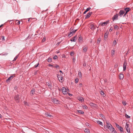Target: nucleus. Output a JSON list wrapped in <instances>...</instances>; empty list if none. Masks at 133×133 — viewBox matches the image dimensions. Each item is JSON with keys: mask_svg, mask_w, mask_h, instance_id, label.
Returning <instances> with one entry per match:
<instances>
[{"mask_svg": "<svg viewBox=\"0 0 133 133\" xmlns=\"http://www.w3.org/2000/svg\"><path fill=\"white\" fill-rule=\"evenodd\" d=\"M73 29H72V27L70 29V32L68 35V36L69 37H70L73 34H74L77 30V29L73 30Z\"/></svg>", "mask_w": 133, "mask_h": 133, "instance_id": "f257e3e1", "label": "nucleus"}, {"mask_svg": "<svg viewBox=\"0 0 133 133\" xmlns=\"http://www.w3.org/2000/svg\"><path fill=\"white\" fill-rule=\"evenodd\" d=\"M131 10L130 8L129 7H127L124 9V10L126 11L125 13L124 14V15L123 16V17L125 16L126 15L127 13L129 12Z\"/></svg>", "mask_w": 133, "mask_h": 133, "instance_id": "f03ea898", "label": "nucleus"}, {"mask_svg": "<svg viewBox=\"0 0 133 133\" xmlns=\"http://www.w3.org/2000/svg\"><path fill=\"white\" fill-rule=\"evenodd\" d=\"M61 90L63 94L64 95H66L68 92L66 91V89L65 87H63L61 89Z\"/></svg>", "mask_w": 133, "mask_h": 133, "instance_id": "7ed1b4c3", "label": "nucleus"}, {"mask_svg": "<svg viewBox=\"0 0 133 133\" xmlns=\"http://www.w3.org/2000/svg\"><path fill=\"white\" fill-rule=\"evenodd\" d=\"M15 76L14 75H11V76L6 80V82L7 83L9 82Z\"/></svg>", "mask_w": 133, "mask_h": 133, "instance_id": "20e7f679", "label": "nucleus"}, {"mask_svg": "<svg viewBox=\"0 0 133 133\" xmlns=\"http://www.w3.org/2000/svg\"><path fill=\"white\" fill-rule=\"evenodd\" d=\"M14 98L16 102H19V95L17 94L15 95Z\"/></svg>", "mask_w": 133, "mask_h": 133, "instance_id": "39448f33", "label": "nucleus"}, {"mask_svg": "<svg viewBox=\"0 0 133 133\" xmlns=\"http://www.w3.org/2000/svg\"><path fill=\"white\" fill-rule=\"evenodd\" d=\"M109 23V21H106L104 22L101 23L99 25L102 26H103L107 25Z\"/></svg>", "mask_w": 133, "mask_h": 133, "instance_id": "423d86ee", "label": "nucleus"}, {"mask_svg": "<svg viewBox=\"0 0 133 133\" xmlns=\"http://www.w3.org/2000/svg\"><path fill=\"white\" fill-rule=\"evenodd\" d=\"M125 13V11H124L123 10H121L119 13V15L120 17H121Z\"/></svg>", "mask_w": 133, "mask_h": 133, "instance_id": "0eeeda50", "label": "nucleus"}, {"mask_svg": "<svg viewBox=\"0 0 133 133\" xmlns=\"http://www.w3.org/2000/svg\"><path fill=\"white\" fill-rule=\"evenodd\" d=\"M93 13L92 12H89L86 15L85 17V18H89L90 15L92 14Z\"/></svg>", "mask_w": 133, "mask_h": 133, "instance_id": "6e6552de", "label": "nucleus"}, {"mask_svg": "<svg viewBox=\"0 0 133 133\" xmlns=\"http://www.w3.org/2000/svg\"><path fill=\"white\" fill-rule=\"evenodd\" d=\"M89 27L90 29L93 31L94 30L95 28L94 25L92 24H91L90 25Z\"/></svg>", "mask_w": 133, "mask_h": 133, "instance_id": "1a4fd4ad", "label": "nucleus"}, {"mask_svg": "<svg viewBox=\"0 0 133 133\" xmlns=\"http://www.w3.org/2000/svg\"><path fill=\"white\" fill-rule=\"evenodd\" d=\"M129 125L128 124L126 123V124L125 128H126V130L128 132V133H130V128H129Z\"/></svg>", "mask_w": 133, "mask_h": 133, "instance_id": "9d476101", "label": "nucleus"}, {"mask_svg": "<svg viewBox=\"0 0 133 133\" xmlns=\"http://www.w3.org/2000/svg\"><path fill=\"white\" fill-rule=\"evenodd\" d=\"M118 19V14H116V15H114L113 17H112V19L113 21L117 19Z\"/></svg>", "mask_w": 133, "mask_h": 133, "instance_id": "9b49d317", "label": "nucleus"}, {"mask_svg": "<svg viewBox=\"0 0 133 133\" xmlns=\"http://www.w3.org/2000/svg\"><path fill=\"white\" fill-rule=\"evenodd\" d=\"M127 65V63L126 62H124L123 65V70L124 71H125V70L126 69Z\"/></svg>", "mask_w": 133, "mask_h": 133, "instance_id": "f8f14e48", "label": "nucleus"}, {"mask_svg": "<svg viewBox=\"0 0 133 133\" xmlns=\"http://www.w3.org/2000/svg\"><path fill=\"white\" fill-rule=\"evenodd\" d=\"M107 128H108L110 130V131H111L112 132H113L114 130H115V129L113 127L112 125L110 126H109V127Z\"/></svg>", "mask_w": 133, "mask_h": 133, "instance_id": "ddd939ff", "label": "nucleus"}, {"mask_svg": "<svg viewBox=\"0 0 133 133\" xmlns=\"http://www.w3.org/2000/svg\"><path fill=\"white\" fill-rule=\"evenodd\" d=\"M82 36L81 35H79L78 38V40L79 42H82Z\"/></svg>", "mask_w": 133, "mask_h": 133, "instance_id": "4468645a", "label": "nucleus"}, {"mask_svg": "<svg viewBox=\"0 0 133 133\" xmlns=\"http://www.w3.org/2000/svg\"><path fill=\"white\" fill-rule=\"evenodd\" d=\"M77 40V35H76L75 36L72 37V39H70V41H73L75 42Z\"/></svg>", "mask_w": 133, "mask_h": 133, "instance_id": "2eb2a0df", "label": "nucleus"}, {"mask_svg": "<svg viewBox=\"0 0 133 133\" xmlns=\"http://www.w3.org/2000/svg\"><path fill=\"white\" fill-rule=\"evenodd\" d=\"M35 90L34 89V88H33L32 89L31 91L30 92V94L31 96H33L35 92Z\"/></svg>", "mask_w": 133, "mask_h": 133, "instance_id": "dca6fc26", "label": "nucleus"}, {"mask_svg": "<svg viewBox=\"0 0 133 133\" xmlns=\"http://www.w3.org/2000/svg\"><path fill=\"white\" fill-rule=\"evenodd\" d=\"M106 123L107 124V125H106L105 126V125L104 126V128H105V127H106L107 128H108L109 127V126H110L112 125L110 123H109V121H107L106 122Z\"/></svg>", "mask_w": 133, "mask_h": 133, "instance_id": "f3484780", "label": "nucleus"}, {"mask_svg": "<svg viewBox=\"0 0 133 133\" xmlns=\"http://www.w3.org/2000/svg\"><path fill=\"white\" fill-rule=\"evenodd\" d=\"M119 78L121 80L124 77V75L123 74H120L119 75Z\"/></svg>", "mask_w": 133, "mask_h": 133, "instance_id": "a211bd4d", "label": "nucleus"}, {"mask_svg": "<svg viewBox=\"0 0 133 133\" xmlns=\"http://www.w3.org/2000/svg\"><path fill=\"white\" fill-rule=\"evenodd\" d=\"M90 105L91 106L95 108L97 106V105L96 104L92 103H90Z\"/></svg>", "mask_w": 133, "mask_h": 133, "instance_id": "6ab92c4d", "label": "nucleus"}, {"mask_svg": "<svg viewBox=\"0 0 133 133\" xmlns=\"http://www.w3.org/2000/svg\"><path fill=\"white\" fill-rule=\"evenodd\" d=\"M108 34L106 32L105 33L104 36V40H105L108 37Z\"/></svg>", "mask_w": 133, "mask_h": 133, "instance_id": "aec40b11", "label": "nucleus"}, {"mask_svg": "<svg viewBox=\"0 0 133 133\" xmlns=\"http://www.w3.org/2000/svg\"><path fill=\"white\" fill-rule=\"evenodd\" d=\"M52 102L54 103H58V102L57 101V100L55 98L53 99L52 100Z\"/></svg>", "mask_w": 133, "mask_h": 133, "instance_id": "412c9836", "label": "nucleus"}, {"mask_svg": "<svg viewBox=\"0 0 133 133\" xmlns=\"http://www.w3.org/2000/svg\"><path fill=\"white\" fill-rule=\"evenodd\" d=\"M88 47H86L83 48V52L84 53L86 52L87 51Z\"/></svg>", "mask_w": 133, "mask_h": 133, "instance_id": "4be33fe9", "label": "nucleus"}, {"mask_svg": "<svg viewBox=\"0 0 133 133\" xmlns=\"http://www.w3.org/2000/svg\"><path fill=\"white\" fill-rule=\"evenodd\" d=\"M77 112L79 114H84V111H83L82 110H77Z\"/></svg>", "mask_w": 133, "mask_h": 133, "instance_id": "5701e85b", "label": "nucleus"}, {"mask_svg": "<svg viewBox=\"0 0 133 133\" xmlns=\"http://www.w3.org/2000/svg\"><path fill=\"white\" fill-rule=\"evenodd\" d=\"M101 41V38H98L97 41V44H99L100 43Z\"/></svg>", "mask_w": 133, "mask_h": 133, "instance_id": "b1692460", "label": "nucleus"}, {"mask_svg": "<svg viewBox=\"0 0 133 133\" xmlns=\"http://www.w3.org/2000/svg\"><path fill=\"white\" fill-rule=\"evenodd\" d=\"M47 84L48 85V86L49 87V88H50V89H51L52 88V85L51 83H47Z\"/></svg>", "mask_w": 133, "mask_h": 133, "instance_id": "393cba45", "label": "nucleus"}, {"mask_svg": "<svg viewBox=\"0 0 133 133\" xmlns=\"http://www.w3.org/2000/svg\"><path fill=\"white\" fill-rule=\"evenodd\" d=\"M96 122L97 123L100 124V125L102 126H103V123L101 122L100 121H96Z\"/></svg>", "mask_w": 133, "mask_h": 133, "instance_id": "a878e982", "label": "nucleus"}, {"mask_svg": "<svg viewBox=\"0 0 133 133\" xmlns=\"http://www.w3.org/2000/svg\"><path fill=\"white\" fill-rule=\"evenodd\" d=\"M84 131L86 133H90V131H89V129H85Z\"/></svg>", "mask_w": 133, "mask_h": 133, "instance_id": "bb28decb", "label": "nucleus"}, {"mask_svg": "<svg viewBox=\"0 0 133 133\" xmlns=\"http://www.w3.org/2000/svg\"><path fill=\"white\" fill-rule=\"evenodd\" d=\"M119 131L121 132H123V128L122 127H120L119 128Z\"/></svg>", "mask_w": 133, "mask_h": 133, "instance_id": "cd10ccee", "label": "nucleus"}, {"mask_svg": "<svg viewBox=\"0 0 133 133\" xmlns=\"http://www.w3.org/2000/svg\"><path fill=\"white\" fill-rule=\"evenodd\" d=\"M63 77H61L60 80L59 79V81L60 82H62L63 81Z\"/></svg>", "mask_w": 133, "mask_h": 133, "instance_id": "c85d7f7f", "label": "nucleus"}, {"mask_svg": "<svg viewBox=\"0 0 133 133\" xmlns=\"http://www.w3.org/2000/svg\"><path fill=\"white\" fill-rule=\"evenodd\" d=\"M114 28L115 29H118L119 28V27L116 25H114Z\"/></svg>", "mask_w": 133, "mask_h": 133, "instance_id": "c756f323", "label": "nucleus"}, {"mask_svg": "<svg viewBox=\"0 0 133 133\" xmlns=\"http://www.w3.org/2000/svg\"><path fill=\"white\" fill-rule=\"evenodd\" d=\"M79 100L80 101L82 102L84 101L83 98L82 97H80L79 99Z\"/></svg>", "mask_w": 133, "mask_h": 133, "instance_id": "7c9ffc66", "label": "nucleus"}, {"mask_svg": "<svg viewBox=\"0 0 133 133\" xmlns=\"http://www.w3.org/2000/svg\"><path fill=\"white\" fill-rule=\"evenodd\" d=\"M52 61V59L51 58L49 57L48 60V62H51Z\"/></svg>", "mask_w": 133, "mask_h": 133, "instance_id": "2f4dec72", "label": "nucleus"}, {"mask_svg": "<svg viewBox=\"0 0 133 133\" xmlns=\"http://www.w3.org/2000/svg\"><path fill=\"white\" fill-rule=\"evenodd\" d=\"M115 51L114 50H111V55L113 56L115 54Z\"/></svg>", "mask_w": 133, "mask_h": 133, "instance_id": "473e14b6", "label": "nucleus"}, {"mask_svg": "<svg viewBox=\"0 0 133 133\" xmlns=\"http://www.w3.org/2000/svg\"><path fill=\"white\" fill-rule=\"evenodd\" d=\"M83 106V108L84 109H87L88 108L87 106L86 105H84Z\"/></svg>", "mask_w": 133, "mask_h": 133, "instance_id": "72a5a7b5", "label": "nucleus"}, {"mask_svg": "<svg viewBox=\"0 0 133 133\" xmlns=\"http://www.w3.org/2000/svg\"><path fill=\"white\" fill-rule=\"evenodd\" d=\"M122 103L123 104L124 106L126 105L127 104L126 102L125 101H123Z\"/></svg>", "mask_w": 133, "mask_h": 133, "instance_id": "f704fd0d", "label": "nucleus"}, {"mask_svg": "<svg viewBox=\"0 0 133 133\" xmlns=\"http://www.w3.org/2000/svg\"><path fill=\"white\" fill-rule=\"evenodd\" d=\"M99 116L100 117H101V118H104L105 117V116L103 115L102 114H100Z\"/></svg>", "mask_w": 133, "mask_h": 133, "instance_id": "c9c22d12", "label": "nucleus"}, {"mask_svg": "<svg viewBox=\"0 0 133 133\" xmlns=\"http://www.w3.org/2000/svg\"><path fill=\"white\" fill-rule=\"evenodd\" d=\"M116 126L117 128L118 129H119V127H120V126H119L118 124H117V123H115Z\"/></svg>", "mask_w": 133, "mask_h": 133, "instance_id": "e433bc0d", "label": "nucleus"}, {"mask_svg": "<svg viewBox=\"0 0 133 133\" xmlns=\"http://www.w3.org/2000/svg\"><path fill=\"white\" fill-rule=\"evenodd\" d=\"M78 78H77L75 79V83H78Z\"/></svg>", "mask_w": 133, "mask_h": 133, "instance_id": "4c0bfd02", "label": "nucleus"}, {"mask_svg": "<svg viewBox=\"0 0 133 133\" xmlns=\"http://www.w3.org/2000/svg\"><path fill=\"white\" fill-rule=\"evenodd\" d=\"M78 75H79V76L80 78H81V77H82L81 73V72H79H79H78Z\"/></svg>", "mask_w": 133, "mask_h": 133, "instance_id": "58836bf2", "label": "nucleus"}, {"mask_svg": "<svg viewBox=\"0 0 133 133\" xmlns=\"http://www.w3.org/2000/svg\"><path fill=\"white\" fill-rule=\"evenodd\" d=\"M1 39L2 41L4 40V36H1Z\"/></svg>", "mask_w": 133, "mask_h": 133, "instance_id": "ea45409f", "label": "nucleus"}, {"mask_svg": "<svg viewBox=\"0 0 133 133\" xmlns=\"http://www.w3.org/2000/svg\"><path fill=\"white\" fill-rule=\"evenodd\" d=\"M74 53L73 51H72L70 53V55L71 56H73L74 55Z\"/></svg>", "mask_w": 133, "mask_h": 133, "instance_id": "a19ab883", "label": "nucleus"}, {"mask_svg": "<svg viewBox=\"0 0 133 133\" xmlns=\"http://www.w3.org/2000/svg\"><path fill=\"white\" fill-rule=\"evenodd\" d=\"M39 65V63H38L37 64H36L34 65V67L35 68H36Z\"/></svg>", "mask_w": 133, "mask_h": 133, "instance_id": "79ce46f5", "label": "nucleus"}, {"mask_svg": "<svg viewBox=\"0 0 133 133\" xmlns=\"http://www.w3.org/2000/svg\"><path fill=\"white\" fill-rule=\"evenodd\" d=\"M24 104L25 105L27 106H28L29 105L28 104L27 102L25 101H24Z\"/></svg>", "mask_w": 133, "mask_h": 133, "instance_id": "37998d69", "label": "nucleus"}, {"mask_svg": "<svg viewBox=\"0 0 133 133\" xmlns=\"http://www.w3.org/2000/svg\"><path fill=\"white\" fill-rule=\"evenodd\" d=\"M125 117L126 118H130V117L128 115H127V114H126L125 115Z\"/></svg>", "mask_w": 133, "mask_h": 133, "instance_id": "c03bdc74", "label": "nucleus"}, {"mask_svg": "<svg viewBox=\"0 0 133 133\" xmlns=\"http://www.w3.org/2000/svg\"><path fill=\"white\" fill-rule=\"evenodd\" d=\"M17 56H16L14 58V60H13V61H15L17 59Z\"/></svg>", "mask_w": 133, "mask_h": 133, "instance_id": "a18cd8bd", "label": "nucleus"}, {"mask_svg": "<svg viewBox=\"0 0 133 133\" xmlns=\"http://www.w3.org/2000/svg\"><path fill=\"white\" fill-rule=\"evenodd\" d=\"M57 58H58V57H57V56L56 55H55L53 57V59H57Z\"/></svg>", "mask_w": 133, "mask_h": 133, "instance_id": "49530a36", "label": "nucleus"}, {"mask_svg": "<svg viewBox=\"0 0 133 133\" xmlns=\"http://www.w3.org/2000/svg\"><path fill=\"white\" fill-rule=\"evenodd\" d=\"M91 9V8L90 7H89V8H87V9L86 10V11H87V12L88 11H89V10Z\"/></svg>", "mask_w": 133, "mask_h": 133, "instance_id": "de8ad7c7", "label": "nucleus"}, {"mask_svg": "<svg viewBox=\"0 0 133 133\" xmlns=\"http://www.w3.org/2000/svg\"><path fill=\"white\" fill-rule=\"evenodd\" d=\"M83 65L84 66H85L86 65V63L85 62H84L83 63Z\"/></svg>", "mask_w": 133, "mask_h": 133, "instance_id": "09e8293b", "label": "nucleus"}, {"mask_svg": "<svg viewBox=\"0 0 133 133\" xmlns=\"http://www.w3.org/2000/svg\"><path fill=\"white\" fill-rule=\"evenodd\" d=\"M52 116L50 114H47V116H46L47 117H51Z\"/></svg>", "mask_w": 133, "mask_h": 133, "instance_id": "8fccbe9b", "label": "nucleus"}, {"mask_svg": "<svg viewBox=\"0 0 133 133\" xmlns=\"http://www.w3.org/2000/svg\"><path fill=\"white\" fill-rule=\"evenodd\" d=\"M101 94L102 95H103L104 94V93L103 91H101Z\"/></svg>", "mask_w": 133, "mask_h": 133, "instance_id": "3c124183", "label": "nucleus"}, {"mask_svg": "<svg viewBox=\"0 0 133 133\" xmlns=\"http://www.w3.org/2000/svg\"><path fill=\"white\" fill-rule=\"evenodd\" d=\"M55 68H58L59 69V68H60V67L58 65H56L55 66Z\"/></svg>", "mask_w": 133, "mask_h": 133, "instance_id": "603ef678", "label": "nucleus"}, {"mask_svg": "<svg viewBox=\"0 0 133 133\" xmlns=\"http://www.w3.org/2000/svg\"><path fill=\"white\" fill-rule=\"evenodd\" d=\"M117 43L116 42V40H114V41L113 42V44H114V45H116V44Z\"/></svg>", "mask_w": 133, "mask_h": 133, "instance_id": "864d4df0", "label": "nucleus"}, {"mask_svg": "<svg viewBox=\"0 0 133 133\" xmlns=\"http://www.w3.org/2000/svg\"><path fill=\"white\" fill-rule=\"evenodd\" d=\"M129 50L128 49V50L127 51V52L125 54L126 55H127L129 53Z\"/></svg>", "mask_w": 133, "mask_h": 133, "instance_id": "5fc2aeb1", "label": "nucleus"}, {"mask_svg": "<svg viewBox=\"0 0 133 133\" xmlns=\"http://www.w3.org/2000/svg\"><path fill=\"white\" fill-rule=\"evenodd\" d=\"M8 54V53H5L4 54H2V55H7Z\"/></svg>", "mask_w": 133, "mask_h": 133, "instance_id": "6e6d98bb", "label": "nucleus"}, {"mask_svg": "<svg viewBox=\"0 0 133 133\" xmlns=\"http://www.w3.org/2000/svg\"><path fill=\"white\" fill-rule=\"evenodd\" d=\"M48 66H49V67H52L54 66L53 65L51 64H49V65H48Z\"/></svg>", "mask_w": 133, "mask_h": 133, "instance_id": "4d7b16f0", "label": "nucleus"}, {"mask_svg": "<svg viewBox=\"0 0 133 133\" xmlns=\"http://www.w3.org/2000/svg\"><path fill=\"white\" fill-rule=\"evenodd\" d=\"M93 41L92 39H91L90 40V43H92Z\"/></svg>", "mask_w": 133, "mask_h": 133, "instance_id": "13d9d810", "label": "nucleus"}, {"mask_svg": "<svg viewBox=\"0 0 133 133\" xmlns=\"http://www.w3.org/2000/svg\"><path fill=\"white\" fill-rule=\"evenodd\" d=\"M17 21H18V22L17 23V25H19L20 24V21H18L17 20Z\"/></svg>", "mask_w": 133, "mask_h": 133, "instance_id": "bf43d9fd", "label": "nucleus"}, {"mask_svg": "<svg viewBox=\"0 0 133 133\" xmlns=\"http://www.w3.org/2000/svg\"><path fill=\"white\" fill-rule=\"evenodd\" d=\"M113 132H114V133H117L116 131L115 130V129L114 130Z\"/></svg>", "mask_w": 133, "mask_h": 133, "instance_id": "052dcab7", "label": "nucleus"}, {"mask_svg": "<svg viewBox=\"0 0 133 133\" xmlns=\"http://www.w3.org/2000/svg\"><path fill=\"white\" fill-rule=\"evenodd\" d=\"M82 84L81 83H80L79 84V86L80 87H82Z\"/></svg>", "mask_w": 133, "mask_h": 133, "instance_id": "680f3d73", "label": "nucleus"}, {"mask_svg": "<svg viewBox=\"0 0 133 133\" xmlns=\"http://www.w3.org/2000/svg\"><path fill=\"white\" fill-rule=\"evenodd\" d=\"M68 94L69 95V96H72V94H70V93H69Z\"/></svg>", "mask_w": 133, "mask_h": 133, "instance_id": "e2e57ef3", "label": "nucleus"}, {"mask_svg": "<svg viewBox=\"0 0 133 133\" xmlns=\"http://www.w3.org/2000/svg\"><path fill=\"white\" fill-rule=\"evenodd\" d=\"M57 75L58 78L59 79V78L60 77H59V75L58 74H57Z\"/></svg>", "mask_w": 133, "mask_h": 133, "instance_id": "0e129e2a", "label": "nucleus"}, {"mask_svg": "<svg viewBox=\"0 0 133 133\" xmlns=\"http://www.w3.org/2000/svg\"><path fill=\"white\" fill-rule=\"evenodd\" d=\"M2 115L0 114V118H2Z\"/></svg>", "mask_w": 133, "mask_h": 133, "instance_id": "69168bd1", "label": "nucleus"}, {"mask_svg": "<svg viewBox=\"0 0 133 133\" xmlns=\"http://www.w3.org/2000/svg\"><path fill=\"white\" fill-rule=\"evenodd\" d=\"M48 113L47 112H46V113H45V115L46 116H46H47V114H48Z\"/></svg>", "mask_w": 133, "mask_h": 133, "instance_id": "338daca9", "label": "nucleus"}, {"mask_svg": "<svg viewBox=\"0 0 133 133\" xmlns=\"http://www.w3.org/2000/svg\"><path fill=\"white\" fill-rule=\"evenodd\" d=\"M59 71L60 72H61V73H62V74H63V72H62V71H61V70H59Z\"/></svg>", "mask_w": 133, "mask_h": 133, "instance_id": "774afa93", "label": "nucleus"}]
</instances>
